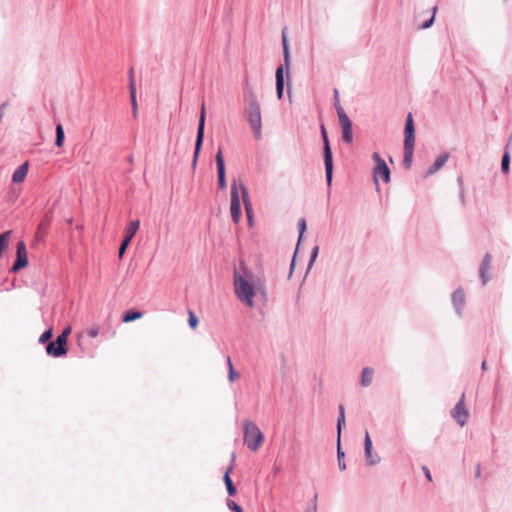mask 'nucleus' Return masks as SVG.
Instances as JSON below:
<instances>
[{
  "label": "nucleus",
  "instance_id": "obj_1",
  "mask_svg": "<svg viewBox=\"0 0 512 512\" xmlns=\"http://www.w3.org/2000/svg\"><path fill=\"white\" fill-rule=\"evenodd\" d=\"M234 292L241 303L252 308L253 297L257 292H264L263 285L259 279H255L252 272L246 267L240 266L233 275Z\"/></svg>",
  "mask_w": 512,
  "mask_h": 512
},
{
  "label": "nucleus",
  "instance_id": "obj_2",
  "mask_svg": "<svg viewBox=\"0 0 512 512\" xmlns=\"http://www.w3.org/2000/svg\"><path fill=\"white\" fill-rule=\"evenodd\" d=\"M240 195L242 197L249 223H252V204L249 199L248 190L242 180H233L231 183L230 213L232 220L238 224L241 219Z\"/></svg>",
  "mask_w": 512,
  "mask_h": 512
},
{
  "label": "nucleus",
  "instance_id": "obj_3",
  "mask_svg": "<svg viewBox=\"0 0 512 512\" xmlns=\"http://www.w3.org/2000/svg\"><path fill=\"white\" fill-rule=\"evenodd\" d=\"M248 106L246 108V113L248 117V121L253 130V133L256 138L261 137V108L259 103L257 102L256 96L254 93H250L248 96Z\"/></svg>",
  "mask_w": 512,
  "mask_h": 512
},
{
  "label": "nucleus",
  "instance_id": "obj_4",
  "mask_svg": "<svg viewBox=\"0 0 512 512\" xmlns=\"http://www.w3.org/2000/svg\"><path fill=\"white\" fill-rule=\"evenodd\" d=\"M244 443L247 447L256 452L264 441V436L259 427L252 421H245L244 426Z\"/></svg>",
  "mask_w": 512,
  "mask_h": 512
},
{
  "label": "nucleus",
  "instance_id": "obj_5",
  "mask_svg": "<svg viewBox=\"0 0 512 512\" xmlns=\"http://www.w3.org/2000/svg\"><path fill=\"white\" fill-rule=\"evenodd\" d=\"M335 107L337 110V115L339 119V124L342 128L343 140L347 143H352L353 141V132H352V123L345 113L343 107L340 105L339 100L335 101Z\"/></svg>",
  "mask_w": 512,
  "mask_h": 512
},
{
  "label": "nucleus",
  "instance_id": "obj_6",
  "mask_svg": "<svg viewBox=\"0 0 512 512\" xmlns=\"http://www.w3.org/2000/svg\"><path fill=\"white\" fill-rule=\"evenodd\" d=\"M71 333V327H66L63 332L57 337L58 348H54V344H48L46 352L53 357H61L67 353V339Z\"/></svg>",
  "mask_w": 512,
  "mask_h": 512
},
{
  "label": "nucleus",
  "instance_id": "obj_7",
  "mask_svg": "<svg viewBox=\"0 0 512 512\" xmlns=\"http://www.w3.org/2000/svg\"><path fill=\"white\" fill-rule=\"evenodd\" d=\"M321 134L324 142V163L326 170V179L328 185H331L332 182V171H333V161H332V151L329 144V139L327 136V132L324 126H321Z\"/></svg>",
  "mask_w": 512,
  "mask_h": 512
},
{
  "label": "nucleus",
  "instance_id": "obj_8",
  "mask_svg": "<svg viewBox=\"0 0 512 512\" xmlns=\"http://www.w3.org/2000/svg\"><path fill=\"white\" fill-rule=\"evenodd\" d=\"M372 157L376 163L373 170L375 184L378 185L379 177H381L385 183H388L390 181V170L386 162L380 157L378 152H375Z\"/></svg>",
  "mask_w": 512,
  "mask_h": 512
},
{
  "label": "nucleus",
  "instance_id": "obj_9",
  "mask_svg": "<svg viewBox=\"0 0 512 512\" xmlns=\"http://www.w3.org/2000/svg\"><path fill=\"white\" fill-rule=\"evenodd\" d=\"M28 265V252L27 247L24 241H19L17 243L16 250V261L14 262L11 271L18 272L19 270L27 267Z\"/></svg>",
  "mask_w": 512,
  "mask_h": 512
},
{
  "label": "nucleus",
  "instance_id": "obj_10",
  "mask_svg": "<svg viewBox=\"0 0 512 512\" xmlns=\"http://www.w3.org/2000/svg\"><path fill=\"white\" fill-rule=\"evenodd\" d=\"M204 124H205V106L204 104L201 107L200 117H199V124H198V131H197V138L195 143V152L193 157V167L196 165L197 158L201 149V145L204 138Z\"/></svg>",
  "mask_w": 512,
  "mask_h": 512
},
{
  "label": "nucleus",
  "instance_id": "obj_11",
  "mask_svg": "<svg viewBox=\"0 0 512 512\" xmlns=\"http://www.w3.org/2000/svg\"><path fill=\"white\" fill-rule=\"evenodd\" d=\"M465 394H462L459 402L453 408L451 415L458 422L460 426H464L468 420L469 412L464 404Z\"/></svg>",
  "mask_w": 512,
  "mask_h": 512
},
{
  "label": "nucleus",
  "instance_id": "obj_12",
  "mask_svg": "<svg viewBox=\"0 0 512 512\" xmlns=\"http://www.w3.org/2000/svg\"><path fill=\"white\" fill-rule=\"evenodd\" d=\"M217 164V174H218V185L221 190L226 188V178H225V164L222 148L218 149V152L215 157Z\"/></svg>",
  "mask_w": 512,
  "mask_h": 512
},
{
  "label": "nucleus",
  "instance_id": "obj_13",
  "mask_svg": "<svg viewBox=\"0 0 512 512\" xmlns=\"http://www.w3.org/2000/svg\"><path fill=\"white\" fill-rule=\"evenodd\" d=\"M372 441L368 432L365 434L364 449L366 460L369 465H375L380 461V457L372 454Z\"/></svg>",
  "mask_w": 512,
  "mask_h": 512
},
{
  "label": "nucleus",
  "instance_id": "obj_14",
  "mask_svg": "<svg viewBox=\"0 0 512 512\" xmlns=\"http://www.w3.org/2000/svg\"><path fill=\"white\" fill-rule=\"evenodd\" d=\"M129 82H130L129 89H130L132 112H133V117L135 118L137 116V101H136V87H135V79H134L133 69L130 70Z\"/></svg>",
  "mask_w": 512,
  "mask_h": 512
},
{
  "label": "nucleus",
  "instance_id": "obj_15",
  "mask_svg": "<svg viewBox=\"0 0 512 512\" xmlns=\"http://www.w3.org/2000/svg\"><path fill=\"white\" fill-rule=\"evenodd\" d=\"M29 163L24 162L22 165H20L15 172L12 175V181L14 183H22L28 173Z\"/></svg>",
  "mask_w": 512,
  "mask_h": 512
},
{
  "label": "nucleus",
  "instance_id": "obj_16",
  "mask_svg": "<svg viewBox=\"0 0 512 512\" xmlns=\"http://www.w3.org/2000/svg\"><path fill=\"white\" fill-rule=\"evenodd\" d=\"M448 160V154H442L440 155L436 161L434 162V164L427 170V172L425 173V177H429L430 175L434 174L435 172H437L438 170H440L447 162Z\"/></svg>",
  "mask_w": 512,
  "mask_h": 512
},
{
  "label": "nucleus",
  "instance_id": "obj_17",
  "mask_svg": "<svg viewBox=\"0 0 512 512\" xmlns=\"http://www.w3.org/2000/svg\"><path fill=\"white\" fill-rule=\"evenodd\" d=\"M232 470H233V465L231 464L225 471L224 477H223L227 492L230 496H234L236 494V488L230 478V473L232 472Z\"/></svg>",
  "mask_w": 512,
  "mask_h": 512
},
{
  "label": "nucleus",
  "instance_id": "obj_18",
  "mask_svg": "<svg viewBox=\"0 0 512 512\" xmlns=\"http://www.w3.org/2000/svg\"><path fill=\"white\" fill-rule=\"evenodd\" d=\"M284 90L283 66H279L276 70V91L278 99L282 98Z\"/></svg>",
  "mask_w": 512,
  "mask_h": 512
},
{
  "label": "nucleus",
  "instance_id": "obj_19",
  "mask_svg": "<svg viewBox=\"0 0 512 512\" xmlns=\"http://www.w3.org/2000/svg\"><path fill=\"white\" fill-rule=\"evenodd\" d=\"M140 227V222L139 220H133L131 221L128 226L126 227L125 229V237L124 239H127V240H132V238L135 236V234L137 233L138 229Z\"/></svg>",
  "mask_w": 512,
  "mask_h": 512
},
{
  "label": "nucleus",
  "instance_id": "obj_20",
  "mask_svg": "<svg viewBox=\"0 0 512 512\" xmlns=\"http://www.w3.org/2000/svg\"><path fill=\"white\" fill-rule=\"evenodd\" d=\"M373 374L374 370L372 368L366 367L363 369L360 381L363 387H367L372 383Z\"/></svg>",
  "mask_w": 512,
  "mask_h": 512
},
{
  "label": "nucleus",
  "instance_id": "obj_21",
  "mask_svg": "<svg viewBox=\"0 0 512 512\" xmlns=\"http://www.w3.org/2000/svg\"><path fill=\"white\" fill-rule=\"evenodd\" d=\"M491 266V257L489 254H486L481 265L480 275L483 279V282H487L488 278L486 277V272L490 269Z\"/></svg>",
  "mask_w": 512,
  "mask_h": 512
},
{
  "label": "nucleus",
  "instance_id": "obj_22",
  "mask_svg": "<svg viewBox=\"0 0 512 512\" xmlns=\"http://www.w3.org/2000/svg\"><path fill=\"white\" fill-rule=\"evenodd\" d=\"M282 41H283V53H284V62L287 69H289L290 66V54H289V45L286 33H282Z\"/></svg>",
  "mask_w": 512,
  "mask_h": 512
},
{
  "label": "nucleus",
  "instance_id": "obj_23",
  "mask_svg": "<svg viewBox=\"0 0 512 512\" xmlns=\"http://www.w3.org/2000/svg\"><path fill=\"white\" fill-rule=\"evenodd\" d=\"M11 231H5L0 234V252L3 253L9 244Z\"/></svg>",
  "mask_w": 512,
  "mask_h": 512
},
{
  "label": "nucleus",
  "instance_id": "obj_24",
  "mask_svg": "<svg viewBox=\"0 0 512 512\" xmlns=\"http://www.w3.org/2000/svg\"><path fill=\"white\" fill-rule=\"evenodd\" d=\"M227 364L229 368L228 379L230 382H235L240 378V374L234 369L231 358L227 357Z\"/></svg>",
  "mask_w": 512,
  "mask_h": 512
},
{
  "label": "nucleus",
  "instance_id": "obj_25",
  "mask_svg": "<svg viewBox=\"0 0 512 512\" xmlns=\"http://www.w3.org/2000/svg\"><path fill=\"white\" fill-rule=\"evenodd\" d=\"M142 315L143 314L140 311H129L123 315V322H132L134 320L140 319Z\"/></svg>",
  "mask_w": 512,
  "mask_h": 512
},
{
  "label": "nucleus",
  "instance_id": "obj_26",
  "mask_svg": "<svg viewBox=\"0 0 512 512\" xmlns=\"http://www.w3.org/2000/svg\"><path fill=\"white\" fill-rule=\"evenodd\" d=\"M64 130L61 124L56 126V140L55 144L57 147H62L64 144Z\"/></svg>",
  "mask_w": 512,
  "mask_h": 512
},
{
  "label": "nucleus",
  "instance_id": "obj_27",
  "mask_svg": "<svg viewBox=\"0 0 512 512\" xmlns=\"http://www.w3.org/2000/svg\"><path fill=\"white\" fill-rule=\"evenodd\" d=\"M49 227H50V220L48 218H44L38 226L37 235L44 236L47 233Z\"/></svg>",
  "mask_w": 512,
  "mask_h": 512
},
{
  "label": "nucleus",
  "instance_id": "obj_28",
  "mask_svg": "<svg viewBox=\"0 0 512 512\" xmlns=\"http://www.w3.org/2000/svg\"><path fill=\"white\" fill-rule=\"evenodd\" d=\"M405 135H414V123L412 114L409 113L406 119V125H405Z\"/></svg>",
  "mask_w": 512,
  "mask_h": 512
},
{
  "label": "nucleus",
  "instance_id": "obj_29",
  "mask_svg": "<svg viewBox=\"0 0 512 512\" xmlns=\"http://www.w3.org/2000/svg\"><path fill=\"white\" fill-rule=\"evenodd\" d=\"M337 459H338L339 469L341 471H344L346 469V463L344 461V452L341 450V447H340V441H338Z\"/></svg>",
  "mask_w": 512,
  "mask_h": 512
},
{
  "label": "nucleus",
  "instance_id": "obj_30",
  "mask_svg": "<svg viewBox=\"0 0 512 512\" xmlns=\"http://www.w3.org/2000/svg\"><path fill=\"white\" fill-rule=\"evenodd\" d=\"M415 136L405 135L404 150H414Z\"/></svg>",
  "mask_w": 512,
  "mask_h": 512
},
{
  "label": "nucleus",
  "instance_id": "obj_31",
  "mask_svg": "<svg viewBox=\"0 0 512 512\" xmlns=\"http://www.w3.org/2000/svg\"><path fill=\"white\" fill-rule=\"evenodd\" d=\"M188 323L192 329H195L199 323L198 318L196 317V315L194 314V312L192 310H189Z\"/></svg>",
  "mask_w": 512,
  "mask_h": 512
},
{
  "label": "nucleus",
  "instance_id": "obj_32",
  "mask_svg": "<svg viewBox=\"0 0 512 512\" xmlns=\"http://www.w3.org/2000/svg\"><path fill=\"white\" fill-rule=\"evenodd\" d=\"M413 150H404V164L406 167H410L412 163Z\"/></svg>",
  "mask_w": 512,
  "mask_h": 512
},
{
  "label": "nucleus",
  "instance_id": "obj_33",
  "mask_svg": "<svg viewBox=\"0 0 512 512\" xmlns=\"http://www.w3.org/2000/svg\"><path fill=\"white\" fill-rule=\"evenodd\" d=\"M509 162H510V158H509V154L508 153H505L502 157V161H501V166H502V170L507 173L508 170H509Z\"/></svg>",
  "mask_w": 512,
  "mask_h": 512
},
{
  "label": "nucleus",
  "instance_id": "obj_34",
  "mask_svg": "<svg viewBox=\"0 0 512 512\" xmlns=\"http://www.w3.org/2000/svg\"><path fill=\"white\" fill-rule=\"evenodd\" d=\"M53 336V331L52 329H48L47 331H45L39 338V342L40 343H45L47 342L48 340H50Z\"/></svg>",
  "mask_w": 512,
  "mask_h": 512
},
{
  "label": "nucleus",
  "instance_id": "obj_35",
  "mask_svg": "<svg viewBox=\"0 0 512 512\" xmlns=\"http://www.w3.org/2000/svg\"><path fill=\"white\" fill-rule=\"evenodd\" d=\"M298 226H299V242H300L304 232L306 231V220L304 218H301L298 222Z\"/></svg>",
  "mask_w": 512,
  "mask_h": 512
},
{
  "label": "nucleus",
  "instance_id": "obj_36",
  "mask_svg": "<svg viewBox=\"0 0 512 512\" xmlns=\"http://www.w3.org/2000/svg\"><path fill=\"white\" fill-rule=\"evenodd\" d=\"M227 506L233 512H243L242 508L233 500H228Z\"/></svg>",
  "mask_w": 512,
  "mask_h": 512
},
{
  "label": "nucleus",
  "instance_id": "obj_37",
  "mask_svg": "<svg viewBox=\"0 0 512 512\" xmlns=\"http://www.w3.org/2000/svg\"><path fill=\"white\" fill-rule=\"evenodd\" d=\"M130 240L124 239L123 242L120 245L118 256L119 258H122L123 254L125 253V250L127 249L128 245L130 244Z\"/></svg>",
  "mask_w": 512,
  "mask_h": 512
},
{
  "label": "nucleus",
  "instance_id": "obj_38",
  "mask_svg": "<svg viewBox=\"0 0 512 512\" xmlns=\"http://www.w3.org/2000/svg\"><path fill=\"white\" fill-rule=\"evenodd\" d=\"M345 425V415H339L337 430H338V441H340L341 429Z\"/></svg>",
  "mask_w": 512,
  "mask_h": 512
},
{
  "label": "nucleus",
  "instance_id": "obj_39",
  "mask_svg": "<svg viewBox=\"0 0 512 512\" xmlns=\"http://www.w3.org/2000/svg\"><path fill=\"white\" fill-rule=\"evenodd\" d=\"M454 302H459L460 304L464 301V293L462 291H456L453 295Z\"/></svg>",
  "mask_w": 512,
  "mask_h": 512
},
{
  "label": "nucleus",
  "instance_id": "obj_40",
  "mask_svg": "<svg viewBox=\"0 0 512 512\" xmlns=\"http://www.w3.org/2000/svg\"><path fill=\"white\" fill-rule=\"evenodd\" d=\"M99 334V328L98 327H92L87 331V335L91 338H96Z\"/></svg>",
  "mask_w": 512,
  "mask_h": 512
},
{
  "label": "nucleus",
  "instance_id": "obj_41",
  "mask_svg": "<svg viewBox=\"0 0 512 512\" xmlns=\"http://www.w3.org/2000/svg\"><path fill=\"white\" fill-rule=\"evenodd\" d=\"M436 10H437V7H434V13L432 15V17L426 21L422 26L421 28L425 29V28H428L432 25L433 21H434V16H435V13H436Z\"/></svg>",
  "mask_w": 512,
  "mask_h": 512
},
{
  "label": "nucleus",
  "instance_id": "obj_42",
  "mask_svg": "<svg viewBox=\"0 0 512 512\" xmlns=\"http://www.w3.org/2000/svg\"><path fill=\"white\" fill-rule=\"evenodd\" d=\"M422 469H423V471L425 473L426 478L429 481H432V477H431V473H430L429 469L427 467H425V466Z\"/></svg>",
  "mask_w": 512,
  "mask_h": 512
},
{
  "label": "nucleus",
  "instance_id": "obj_43",
  "mask_svg": "<svg viewBox=\"0 0 512 512\" xmlns=\"http://www.w3.org/2000/svg\"><path fill=\"white\" fill-rule=\"evenodd\" d=\"M317 253H318V247H315L313 249V252H312V255H311V261H313L316 258Z\"/></svg>",
  "mask_w": 512,
  "mask_h": 512
},
{
  "label": "nucleus",
  "instance_id": "obj_44",
  "mask_svg": "<svg viewBox=\"0 0 512 512\" xmlns=\"http://www.w3.org/2000/svg\"><path fill=\"white\" fill-rule=\"evenodd\" d=\"M481 368L484 371L487 370L488 367H487V362L485 360L482 362Z\"/></svg>",
  "mask_w": 512,
  "mask_h": 512
},
{
  "label": "nucleus",
  "instance_id": "obj_45",
  "mask_svg": "<svg viewBox=\"0 0 512 512\" xmlns=\"http://www.w3.org/2000/svg\"><path fill=\"white\" fill-rule=\"evenodd\" d=\"M339 415H345L343 405H340V407H339Z\"/></svg>",
  "mask_w": 512,
  "mask_h": 512
},
{
  "label": "nucleus",
  "instance_id": "obj_46",
  "mask_svg": "<svg viewBox=\"0 0 512 512\" xmlns=\"http://www.w3.org/2000/svg\"><path fill=\"white\" fill-rule=\"evenodd\" d=\"M49 344H54V348H58L57 339L55 341L50 342Z\"/></svg>",
  "mask_w": 512,
  "mask_h": 512
},
{
  "label": "nucleus",
  "instance_id": "obj_47",
  "mask_svg": "<svg viewBox=\"0 0 512 512\" xmlns=\"http://www.w3.org/2000/svg\"><path fill=\"white\" fill-rule=\"evenodd\" d=\"M336 100H339V97H338V91H337V90H335V101H336Z\"/></svg>",
  "mask_w": 512,
  "mask_h": 512
}]
</instances>
